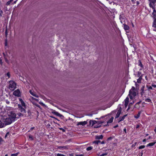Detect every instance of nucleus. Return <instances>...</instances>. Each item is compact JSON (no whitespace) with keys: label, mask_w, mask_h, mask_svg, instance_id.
I'll list each match as a JSON object with an SVG mask.
<instances>
[{"label":"nucleus","mask_w":156,"mask_h":156,"mask_svg":"<svg viewBox=\"0 0 156 156\" xmlns=\"http://www.w3.org/2000/svg\"><path fill=\"white\" fill-rule=\"evenodd\" d=\"M146 141V139H144L143 140V142H145Z\"/></svg>","instance_id":"55"},{"label":"nucleus","mask_w":156,"mask_h":156,"mask_svg":"<svg viewBox=\"0 0 156 156\" xmlns=\"http://www.w3.org/2000/svg\"><path fill=\"white\" fill-rule=\"evenodd\" d=\"M141 113L140 112H139L136 115L134 116V117L136 119H138L140 117Z\"/></svg>","instance_id":"22"},{"label":"nucleus","mask_w":156,"mask_h":156,"mask_svg":"<svg viewBox=\"0 0 156 156\" xmlns=\"http://www.w3.org/2000/svg\"><path fill=\"white\" fill-rule=\"evenodd\" d=\"M148 89H151V90H152V87H151V86H150V87H148Z\"/></svg>","instance_id":"46"},{"label":"nucleus","mask_w":156,"mask_h":156,"mask_svg":"<svg viewBox=\"0 0 156 156\" xmlns=\"http://www.w3.org/2000/svg\"><path fill=\"white\" fill-rule=\"evenodd\" d=\"M93 148L92 147H87L86 149L87 151H88L91 150Z\"/></svg>","instance_id":"28"},{"label":"nucleus","mask_w":156,"mask_h":156,"mask_svg":"<svg viewBox=\"0 0 156 156\" xmlns=\"http://www.w3.org/2000/svg\"><path fill=\"white\" fill-rule=\"evenodd\" d=\"M69 148L68 146H58V148L60 149L61 150H63L64 149H68Z\"/></svg>","instance_id":"9"},{"label":"nucleus","mask_w":156,"mask_h":156,"mask_svg":"<svg viewBox=\"0 0 156 156\" xmlns=\"http://www.w3.org/2000/svg\"><path fill=\"white\" fill-rule=\"evenodd\" d=\"M56 156H65V155L63 154H56Z\"/></svg>","instance_id":"32"},{"label":"nucleus","mask_w":156,"mask_h":156,"mask_svg":"<svg viewBox=\"0 0 156 156\" xmlns=\"http://www.w3.org/2000/svg\"><path fill=\"white\" fill-rule=\"evenodd\" d=\"M143 152L141 153V156H142L143 155Z\"/></svg>","instance_id":"63"},{"label":"nucleus","mask_w":156,"mask_h":156,"mask_svg":"<svg viewBox=\"0 0 156 156\" xmlns=\"http://www.w3.org/2000/svg\"><path fill=\"white\" fill-rule=\"evenodd\" d=\"M156 143V142H155L153 143H149L147 145V147L152 146H153Z\"/></svg>","instance_id":"21"},{"label":"nucleus","mask_w":156,"mask_h":156,"mask_svg":"<svg viewBox=\"0 0 156 156\" xmlns=\"http://www.w3.org/2000/svg\"><path fill=\"white\" fill-rule=\"evenodd\" d=\"M111 138H112L111 137H109L108 138V139L109 140L111 139Z\"/></svg>","instance_id":"61"},{"label":"nucleus","mask_w":156,"mask_h":156,"mask_svg":"<svg viewBox=\"0 0 156 156\" xmlns=\"http://www.w3.org/2000/svg\"><path fill=\"white\" fill-rule=\"evenodd\" d=\"M5 58V61L7 62H8V60H7V59L6 58V57Z\"/></svg>","instance_id":"49"},{"label":"nucleus","mask_w":156,"mask_h":156,"mask_svg":"<svg viewBox=\"0 0 156 156\" xmlns=\"http://www.w3.org/2000/svg\"><path fill=\"white\" fill-rule=\"evenodd\" d=\"M154 132L156 133V127H155V129L154 130Z\"/></svg>","instance_id":"53"},{"label":"nucleus","mask_w":156,"mask_h":156,"mask_svg":"<svg viewBox=\"0 0 156 156\" xmlns=\"http://www.w3.org/2000/svg\"><path fill=\"white\" fill-rule=\"evenodd\" d=\"M94 143L96 144H98L100 143H101V141L100 140H96L94 141Z\"/></svg>","instance_id":"25"},{"label":"nucleus","mask_w":156,"mask_h":156,"mask_svg":"<svg viewBox=\"0 0 156 156\" xmlns=\"http://www.w3.org/2000/svg\"><path fill=\"white\" fill-rule=\"evenodd\" d=\"M152 26L154 27L153 30L156 31V19H155L154 20Z\"/></svg>","instance_id":"12"},{"label":"nucleus","mask_w":156,"mask_h":156,"mask_svg":"<svg viewBox=\"0 0 156 156\" xmlns=\"http://www.w3.org/2000/svg\"><path fill=\"white\" fill-rule=\"evenodd\" d=\"M13 93V94L15 96L17 97H20L21 95L20 91L19 89H17L14 91Z\"/></svg>","instance_id":"6"},{"label":"nucleus","mask_w":156,"mask_h":156,"mask_svg":"<svg viewBox=\"0 0 156 156\" xmlns=\"http://www.w3.org/2000/svg\"><path fill=\"white\" fill-rule=\"evenodd\" d=\"M23 113H19L17 114V115L19 116V117H20L23 116Z\"/></svg>","instance_id":"27"},{"label":"nucleus","mask_w":156,"mask_h":156,"mask_svg":"<svg viewBox=\"0 0 156 156\" xmlns=\"http://www.w3.org/2000/svg\"><path fill=\"white\" fill-rule=\"evenodd\" d=\"M153 9V12L152 13V15L153 16L154 18L155 19V18L156 17V11L154 9V7Z\"/></svg>","instance_id":"18"},{"label":"nucleus","mask_w":156,"mask_h":156,"mask_svg":"<svg viewBox=\"0 0 156 156\" xmlns=\"http://www.w3.org/2000/svg\"><path fill=\"white\" fill-rule=\"evenodd\" d=\"M138 65L140 66L142 68H143V66L141 63V62L140 60L138 61Z\"/></svg>","instance_id":"24"},{"label":"nucleus","mask_w":156,"mask_h":156,"mask_svg":"<svg viewBox=\"0 0 156 156\" xmlns=\"http://www.w3.org/2000/svg\"><path fill=\"white\" fill-rule=\"evenodd\" d=\"M152 86L154 88L156 87V85L155 84H152Z\"/></svg>","instance_id":"45"},{"label":"nucleus","mask_w":156,"mask_h":156,"mask_svg":"<svg viewBox=\"0 0 156 156\" xmlns=\"http://www.w3.org/2000/svg\"><path fill=\"white\" fill-rule=\"evenodd\" d=\"M5 102L7 104H9L10 103L9 101L7 100H5Z\"/></svg>","instance_id":"44"},{"label":"nucleus","mask_w":156,"mask_h":156,"mask_svg":"<svg viewBox=\"0 0 156 156\" xmlns=\"http://www.w3.org/2000/svg\"><path fill=\"white\" fill-rule=\"evenodd\" d=\"M107 154L106 153H105L101 154L100 156H104L106 155Z\"/></svg>","instance_id":"35"},{"label":"nucleus","mask_w":156,"mask_h":156,"mask_svg":"<svg viewBox=\"0 0 156 156\" xmlns=\"http://www.w3.org/2000/svg\"><path fill=\"white\" fill-rule=\"evenodd\" d=\"M19 100L21 104H20L21 107H26L25 104L22 99L19 98Z\"/></svg>","instance_id":"7"},{"label":"nucleus","mask_w":156,"mask_h":156,"mask_svg":"<svg viewBox=\"0 0 156 156\" xmlns=\"http://www.w3.org/2000/svg\"><path fill=\"white\" fill-rule=\"evenodd\" d=\"M16 83L13 81H10L9 82V89L11 90H14L16 87Z\"/></svg>","instance_id":"3"},{"label":"nucleus","mask_w":156,"mask_h":156,"mask_svg":"<svg viewBox=\"0 0 156 156\" xmlns=\"http://www.w3.org/2000/svg\"><path fill=\"white\" fill-rule=\"evenodd\" d=\"M145 147V146L144 145H141L139 147V149H142L144 148Z\"/></svg>","instance_id":"31"},{"label":"nucleus","mask_w":156,"mask_h":156,"mask_svg":"<svg viewBox=\"0 0 156 156\" xmlns=\"http://www.w3.org/2000/svg\"><path fill=\"white\" fill-rule=\"evenodd\" d=\"M52 113L55 115L59 117H61L62 116V115L59 113L58 112L55 111H54L52 112Z\"/></svg>","instance_id":"13"},{"label":"nucleus","mask_w":156,"mask_h":156,"mask_svg":"<svg viewBox=\"0 0 156 156\" xmlns=\"http://www.w3.org/2000/svg\"><path fill=\"white\" fill-rule=\"evenodd\" d=\"M3 13V11L2 10L0 9V16H2Z\"/></svg>","instance_id":"33"},{"label":"nucleus","mask_w":156,"mask_h":156,"mask_svg":"<svg viewBox=\"0 0 156 156\" xmlns=\"http://www.w3.org/2000/svg\"><path fill=\"white\" fill-rule=\"evenodd\" d=\"M113 119H114V118L113 117H112L108 121H107V124L106 125V126L107 125H108V124L109 123H111L112 122H113Z\"/></svg>","instance_id":"16"},{"label":"nucleus","mask_w":156,"mask_h":156,"mask_svg":"<svg viewBox=\"0 0 156 156\" xmlns=\"http://www.w3.org/2000/svg\"><path fill=\"white\" fill-rule=\"evenodd\" d=\"M137 82L138 83H141V80H140V79H138L137 80Z\"/></svg>","instance_id":"41"},{"label":"nucleus","mask_w":156,"mask_h":156,"mask_svg":"<svg viewBox=\"0 0 156 156\" xmlns=\"http://www.w3.org/2000/svg\"><path fill=\"white\" fill-rule=\"evenodd\" d=\"M4 123H2L1 121L0 120V128H2L4 127Z\"/></svg>","instance_id":"26"},{"label":"nucleus","mask_w":156,"mask_h":156,"mask_svg":"<svg viewBox=\"0 0 156 156\" xmlns=\"http://www.w3.org/2000/svg\"><path fill=\"white\" fill-rule=\"evenodd\" d=\"M90 125L92 126L98 123L97 121L96 120H90L89 122Z\"/></svg>","instance_id":"15"},{"label":"nucleus","mask_w":156,"mask_h":156,"mask_svg":"<svg viewBox=\"0 0 156 156\" xmlns=\"http://www.w3.org/2000/svg\"><path fill=\"white\" fill-rule=\"evenodd\" d=\"M124 25V28L125 30L126 31L127 30H128L129 29V27L126 24H123Z\"/></svg>","instance_id":"19"},{"label":"nucleus","mask_w":156,"mask_h":156,"mask_svg":"<svg viewBox=\"0 0 156 156\" xmlns=\"http://www.w3.org/2000/svg\"><path fill=\"white\" fill-rule=\"evenodd\" d=\"M129 102V98L128 97H127L124 100V105L125 107H126L128 105V103Z\"/></svg>","instance_id":"10"},{"label":"nucleus","mask_w":156,"mask_h":156,"mask_svg":"<svg viewBox=\"0 0 156 156\" xmlns=\"http://www.w3.org/2000/svg\"><path fill=\"white\" fill-rule=\"evenodd\" d=\"M143 76V74H142L140 76H139V79L141 80L142 79V77Z\"/></svg>","instance_id":"39"},{"label":"nucleus","mask_w":156,"mask_h":156,"mask_svg":"<svg viewBox=\"0 0 156 156\" xmlns=\"http://www.w3.org/2000/svg\"><path fill=\"white\" fill-rule=\"evenodd\" d=\"M6 75L8 77L7 79L9 78L10 77V74L8 72L6 74Z\"/></svg>","instance_id":"34"},{"label":"nucleus","mask_w":156,"mask_h":156,"mask_svg":"<svg viewBox=\"0 0 156 156\" xmlns=\"http://www.w3.org/2000/svg\"><path fill=\"white\" fill-rule=\"evenodd\" d=\"M13 0H10L9 1H8L6 4V5H10V4L11 3V2L13 1Z\"/></svg>","instance_id":"23"},{"label":"nucleus","mask_w":156,"mask_h":156,"mask_svg":"<svg viewBox=\"0 0 156 156\" xmlns=\"http://www.w3.org/2000/svg\"><path fill=\"white\" fill-rule=\"evenodd\" d=\"M32 98L33 99L35 100V101H38V100L37 99H36L34 98L33 97H32Z\"/></svg>","instance_id":"42"},{"label":"nucleus","mask_w":156,"mask_h":156,"mask_svg":"<svg viewBox=\"0 0 156 156\" xmlns=\"http://www.w3.org/2000/svg\"><path fill=\"white\" fill-rule=\"evenodd\" d=\"M141 73L140 72H138L137 73V75L138 76H140L141 75Z\"/></svg>","instance_id":"38"},{"label":"nucleus","mask_w":156,"mask_h":156,"mask_svg":"<svg viewBox=\"0 0 156 156\" xmlns=\"http://www.w3.org/2000/svg\"><path fill=\"white\" fill-rule=\"evenodd\" d=\"M123 19V18L122 17V15H120L119 16V19L120 20H122Z\"/></svg>","instance_id":"43"},{"label":"nucleus","mask_w":156,"mask_h":156,"mask_svg":"<svg viewBox=\"0 0 156 156\" xmlns=\"http://www.w3.org/2000/svg\"><path fill=\"white\" fill-rule=\"evenodd\" d=\"M76 156H84V155L83 154H75Z\"/></svg>","instance_id":"30"},{"label":"nucleus","mask_w":156,"mask_h":156,"mask_svg":"<svg viewBox=\"0 0 156 156\" xmlns=\"http://www.w3.org/2000/svg\"><path fill=\"white\" fill-rule=\"evenodd\" d=\"M103 136L102 135L99 136H95V138L97 139H101L103 138Z\"/></svg>","instance_id":"20"},{"label":"nucleus","mask_w":156,"mask_h":156,"mask_svg":"<svg viewBox=\"0 0 156 156\" xmlns=\"http://www.w3.org/2000/svg\"><path fill=\"white\" fill-rule=\"evenodd\" d=\"M9 135V132H7L5 136V137L6 138Z\"/></svg>","instance_id":"36"},{"label":"nucleus","mask_w":156,"mask_h":156,"mask_svg":"<svg viewBox=\"0 0 156 156\" xmlns=\"http://www.w3.org/2000/svg\"><path fill=\"white\" fill-rule=\"evenodd\" d=\"M18 0H16L14 2V4H15L16 3V2H17V1Z\"/></svg>","instance_id":"54"},{"label":"nucleus","mask_w":156,"mask_h":156,"mask_svg":"<svg viewBox=\"0 0 156 156\" xmlns=\"http://www.w3.org/2000/svg\"><path fill=\"white\" fill-rule=\"evenodd\" d=\"M123 131H124L125 132V133H126V129L125 128L124 129H123Z\"/></svg>","instance_id":"48"},{"label":"nucleus","mask_w":156,"mask_h":156,"mask_svg":"<svg viewBox=\"0 0 156 156\" xmlns=\"http://www.w3.org/2000/svg\"><path fill=\"white\" fill-rule=\"evenodd\" d=\"M2 141V138L0 137V142H1Z\"/></svg>","instance_id":"51"},{"label":"nucleus","mask_w":156,"mask_h":156,"mask_svg":"<svg viewBox=\"0 0 156 156\" xmlns=\"http://www.w3.org/2000/svg\"><path fill=\"white\" fill-rule=\"evenodd\" d=\"M18 155V154L17 153L16 154H11L12 156H16Z\"/></svg>","instance_id":"40"},{"label":"nucleus","mask_w":156,"mask_h":156,"mask_svg":"<svg viewBox=\"0 0 156 156\" xmlns=\"http://www.w3.org/2000/svg\"><path fill=\"white\" fill-rule=\"evenodd\" d=\"M104 143H105V142L104 141L101 142V144H104Z\"/></svg>","instance_id":"52"},{"label":"nucleus","mask_w":156,"mask_h":156,"mask_svg":"<svg viewBox=\"0 0 156 156\" xmlns=\"http://www.w3.org/2000/svg\"><path fill=\"white\" fill-rule=\"evenodd\" d=\"M127 116V115H124L122 117H120L119 118V122L122 121L124 120L125 118Z\"/></svg>","instance_id":"17"},{"label":"nucleus","mask_w":156,"mask_h":156,"mask_svg":"<svg viewBox=\"0 0 156 156\" xmlns=\"http://www.w3.org/2000/svg\"><path fill=\"white\" fill-rule=\"evenodd\" d=\"M87 122L86 121H84L83 122H80L77 123V125H81L82 126H84L87 124Z\"/></svg>","instance_id":"8"},{"label":"nucleus","mask_w":156,"mask_h":156,"mask_svg":"<svg viewBox=\"0 0 156 156\" xmlns=\"http://www.w3.org/2000/svg\"><path fill=\"white\" fill-rule=\"evenodd\" d=\"M40 103L41 104H42V105H43V104L42 103V102H40Z\"/></svg>","instance_id":"62"},{"label":"nucleus","mask_w":156,"mask_h":156,"mask_svg":"<svg viewBox=\"0 0 156 156\" xmlns=\"http://www.w3.org/2000/svg\"><path fill=\"white\" fill-rule=\"evenodd\" d=\"M120 22L122 23V20H120Z\"/></svg>","instance_id":"60"},{"label":"nucleus","mask_w":156,"mask_h":156,"mask_svg":"<svg viewBox=\"0 0 156 156\" xmlns=\"http://www.w3.org/2000/svg\"><path fill=\"white\" fill-rule=\"evenodd\" d=\"M29 92L30 93L34 96L37 98L38 97V95H37L34 92L32 91V90H30Z\"/></svg>","instance_id":"14"},{"label":"nucleus","mask_w":156,"mask_h":156,"mask_svg":"<svg viewBox=\"0 0 156 156\" xmlns=\"http://www.w3.org/2000/svg\"><path fill=\"white\" fill-rule=\"evenodd\" d=\"M133 103H134L133 101V102H131V103H130V104H133Z\"/></svg>","instance_id":"58"},{"label":"nucleus","mask_w":156,"mask_h":156,"mask_svg":"<svg viewBox=\"0 0 156 156\" xmlns=\"http://www.w3.org/2000/svg\"><path fill=\"white\" fill-rule=\"evenodd\" d=\"M29 138H31V139H32V136H29Z\"/></svg>","instance_id":"57"},{"label":"nucleus","mask_w":156,"mask_h":156,"mask_svg":"<svg viewBox=\"0 0 156 156\" xmlns=\"http://www.w3.org/2000/svg\"><path fill=\"white\" fill-rule=\"evenodd\" d=\"M97 122H98V123L97 124H102L103 123V122L101 121H98Z\"/></svg>","instance_id":"37"},{"label":"nucleus","mask_w":156,"mask_h":156,"mask_svg":"<svg viewBox=\"0 0 156 156\" xmlns=\"http://www.w3.org/2000/svg\"><path fill=\"white\" fill-rule=\"evenodd\" d=\"M118 126V125L116 126H114V128H116Z\"/></svg>","instance_id":"59"},{"label":"nucleus","mask_w":156,"mask_h":156,"mask_svg":"<svg viewBox=\"0 0 156 156\" xmlns=\"http://www.w3.org/2000/svg\"><path fill=\"white\" fill-rule=\"evenodd\" d=\"M3 54L4 56V58H5L6 57L5 54L4 53H3Z\"/></svg>","instance_id":"50"},{"label":"nucleus","mask_w":156,"mask_h":156,"mask_svg":"<svg viewBox=\"0 0 156 156\" xmlns=\"http://www.w3.org/2000/svg\"><path fill=\"white\" fill-rule=\"evenodd\" d=\"M129 96L131 99H133L134 97L136 95V89L134 87H132L129 91Z\"/></svg>","instance_id":"2"},{"label":"nucleus","mask_w":156,"mask_h":156,"mask_svg":"<svg viewBox=\"0 0 156 156\" xmlns=\"http://www.w3.org/2000/svg\"><path fill=\"white\" fill-rule=\"evenodd\" d=\"M139 127H140V126H139V125H136V129H137V128H139Z\"/></svg>","instance_id":"47"},{"label":"nucleus","mask_w":156,"mask_h":156,"mask_svg":"<svg viewBox=\"0 0 156 156\" xmlns=\"http://www.w3.org/2000/svg\"><path fill=\"white\" fill-rule=\"evenodd\" d=\"M18 106L20 111L21 113H26V111L25 110L26 107H21V105H20V104H18Z\"/></svg>","instance_id":"4"},{"label":"nucleus","mask_w":156,"mask_h":156,"mask_svg":"<svg viewBox=\"0 0 156 156\" xmlns=\"http://www.w3.org/2000/svg\"><path fill=\"white\" fill-rule=\"evenodd\" d=\"M121 108H120L118 111L117 113L115 116V118H117L119 116L121 113Z\"/></svg>","instance_id":"11"},{"label":"nucleus","mask_w":156,"mask_h":156,"mask_svg":"<svg viewBox=\"0 0 156 156\" xmlns=\"http://www.w3.org/2000/svg\"><path fill=\"white\" fill-rule=\"evenodd\" d=\"M139 103H140V102H138V103H137L136 104H136H139Z\"/></svg>","instance_id":"64"},{"label":"nucleus","mask_w":156,"mask_h":156,"mask_svg":"<svg viewBox=\"0 0 156 156\" xmlns=\"http://www.w3.org/2000/svg\"><path fill=\"white\" fill-rule=\"evenodd\" d=\"M8 117H4L5 120L4 122L6 125L11 124L12 122L14 121L16 118V114L14 112L11 110H9L7 111Z\"/></svg>","instance_id":"1"},{"label":"nucleus","mask_w":156,"mask_h":156,"mask_svg":"<svg viewBox=\"0 0 156 156\" xmlns=\"http://www.w3.org/2000/svg\"><path fill=\"white\" fill-rule=\"evenodd\" d=\"M34 127H32V128H31V129H30V130H33V129H34Z\"/></svg>","instance_id":"56"},{"label":"nucleus","mask_w":156,"mask_h":156,"mask_svg":"<svg viewBox=\"0 0 156 156\" xmlns=\"http://www.w3.org/2000/svg\"><path fill=\"white\" fill-rule=\"evenodd\" d=\"M145 101H146V102H151V100L149 99V98H147V99H146L145 100Z\"/></svg>","instance_id":"29"},{"label":"nucleus","mask_w":156,"mask_h":156,"mask_svg":"<svg viewBox=\"0 0 156 156\" xmlns=\"http://www.w3.org/2000/svg\"><path fill=\"white\" fill-rule=\"evenodd\" d=\"M149 0L150 2V3L149 4L150 6L152 9H154L155 6L154 4L156 2V0Z\"/></svg>","instance_id":"5"}]
</instances>
